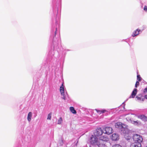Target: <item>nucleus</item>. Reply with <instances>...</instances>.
<instances>
[{"label":"nucleus","instance_id":"1","mask_svg":"<svg viewBox=\"0 0 147 147\" xmlns=\"http://www.w3.org/2000/svg\"><path fill=\"white\" fill-rule=\"evenodd\" d=\"M91 141L90 142L91 144H96L98 146L100 145V141H107L109 139L107 136H104L100 137L99 140L98 141V139L97 138L93 137L91 138Z\"/></svg>","mask_w":147,"mask_h":147},{"label":"nucleus","instance_id":"2","mask_svg":"<svg viewBox=\"0 0 147 147\" xmlns=\"http://www.w3.org/2000/svg\"><path fill=\"white\" fill-rule=\"evenodd\" d=\"M134 142L141 145V142L143 140L142 137L140 135L137 134H134L133 136Z\"/></svg>","mask_w":147,"mask_h":147},{"label":"nucleus","instance_id":"3","mask_svg":"<svg viewBox=\"0 0 147 147\" xmlns=\"http://www.w3.org/2000/svg\"><path fill=\"white\" fill-rule=\"evenodd\" d=\"M115 127L117 128H127L128 126L122 123L121 122H117L115 123Z\"/></svg>","mask_w":147,"mask_h":147},{"label":"nucleus","instance_id":"4","mask_svg":"<svg viewBox=\"0 0 147 147\" xmlns=\"http://www.w3.org/2000/svg\"><path fill=\"white\" fill-rule=\"evenodd\" d=\"M103 133V131L101 127L98 128L96 129L95 135L97 136H101Z\"/></svg>","mask_w":147,"mask_h":147},{"label":"nucleus","instance_id":"5","mask_svg":"<svg viewBox=\"0 0 147 147\" xmlns=\"http://www.w3.org/2000/svg\"><path fill=\"white\" fill-rule=\"evenodd\" d=\"M105 133L109 135L112 133V129L110 127H106L105 128Z\"/></svg>","mask_w":147,"mask_h":147},{"label":"nucleus","instance_id":"6","mask_svg":"<svg viewBox=\"0 0 147 147\" xmlns=\"http://www.w3.org/2000/svg\"><path fill=\"white\" fill-rule=\"evenodd\" d=\"M119 137L118 135L116 134H113L112 135L111 139L113 140H117L119 139Z\"/></svg>","mask_w":147,"mask_h":147},{"label":"nucleus","instance_id":"7","mask_svg":"<svg viewBox=\"0 0 147 147\" xmlns=\"http://www.w3.org/2000/svg\"><path fill=\"white\" fill-rule=\"evenodd\" d=\"M137 92V90L136 88L134 89L133 91H132L131 95L130 96L129 98H134Z\"/></svg>","mask_w":147,"mask_h":147},{"label":"nucleus","instance_id":"8","mask_svg":"<svg viewBox=\"0 0 147 147\" xmlns=\"http://www.w3.org/2000/svg\"><path fill=\"white\" fill-rule=\"evenodd\" d=\"M140 31V30L139 29H137L136 30H135L133 32L132 34V36L133 37H134L139 34V32Z\"/></svg>","mask_w":147,"mask_h":147},{"label":"nucleus","instance_id":"9","mask_svg":"<svg viewBox=\"0 0 147 147\" xmlns=\"http://www.w3.org/2000/svg\"><path fill=\"white\" fill-rule=\"evenodd\" d=\"M60 91L62 95L63 96L64 95V90L63 84L61 85V86L60 87Z\"/></svg>","mask_w":147,"mask_h":147},{"label":"nucleus","instance_id":"10","mask_svg":"<svg viewBox=\"0 0 147 147\" xmlns=\"http://www.w3.org/2000/svg\"><path fill=\"white\" fill-rule=\"evenodd\" d=\"M141 145H140L139 144L133 142L131 144L130 147H141Z\"/></svg>","mask_w":147,"mask_h":147},{"label":"nucleus","instance_id":"11","mask_svg":"<svg viewBox=\"0 0 147 147\" xmlns=\"http://www.w3.org/2000/svg\"><path fill=\"white\" fill-rule=\"evenodd\" d=\"M95 110L99 114H100L101 113H105L107 111L105 109H103L100 110L97 109H95Z\"/></svg>","mask_w":147,"mask_h":147},{"label":"nucleus","instance_id":"12","mask_svg":"<svg viewBox=\"0 0 147 147\" xmlns=\"http://www.w3.org/2000/svg\"><path fill=\"white\" fill-rule=\"evenodd\" d=\"M32 116V113L31 112H29L28 113L27 117V119L29 121H31Z\"/></svg>","mask_w":147,"mask_h":147},{"label":"nucleus","instance_id":"13","mask_svg":"<svg viewBox=\"0 0 147 147\" xmlns=\"http://www.w3.org/2000/svg\"><path fill=\"white\" fill-rule=\"evenodd\" d=\"M70 111L73 114H76V111L75 110L74 108L73 107H70Z\"/></svg>","mask_w":147,"mask_h":147},{"label":"nucleus","instance_id":"14","mask_svg":"<svg viewBox=\"0 0 147 147\" xmlns=\"http://www.w3.org/2000/svg\"><path fill=\"white\" fill-rule=\"evenodd\" d=\"M131 122L132 123L135 124L136 125H138L141 124V122L138 121H132Z\"/></svg>","mask_w":147,"mask_h":147},{"label":"nucleus","instance_id":"15","mask_svg":"<svg viewBox=\"0 0 147 147\" xmlns=\"http://www.w3.org/2000/svg\"><path fill=\"white\" fill-rule=\"evenodd\" d=\"M124 137L127 140H129L131 138V137L128 134H125L124 135Z\"/></svg>","mask_w":147,"mask_h":147},{"label":"nucleus","instance_id":"16","mask_svg":"<svg viewBox=\"0 0 147 147\" xmlns=\"http://www.w3.org/2000/svg\"><path fill=\"white\" fill-rule=\"evenodd\" d=\"M139 96H137L136 97V98L138 100H142V101H143V98H142L140 96H141V95H140V96H139Z\"/></svg>","mask_w":147,"mask_h":147},{"label":"nucleus","instance_id":"17","mask_svg":"<svg viewBox=\"0 0 147 147\" xmlns=\"http://www.w3.org/2000/svg\"><path fill=\"white\" fill-rule=\"evenodd\" d=\"M63 120L61 117H60L58 120V124H61Z\"/></svg>","mask_w":147,"mask_h":147},{"label":"nucleus","instance_id":"18","mask_svg":"<svg viewBox=\"0 0 147 147\" xmlns=\"http://www.w3.org/2000/svg\"><path fill=\"white\" fill-rule=\"evenodd\" d=\"M51 113H50L48 115L47 118V119L50 120L51 119Z\"/></svg>","mask_w":147,"mask_h":147},{"label":"nucleus","instance_id":"19","mask_svg":"<svg viewBox=\"0 0 147 147\" xmlns=\"http://www.w3.org/2000/svg\"><path fill=\"white\" fill-rule=\"evenodd\" d=\"M139 118H140L141 119H146V117L143 115H142L139 116Z\"/></svg>","mask_w":147,"mask_h":147},{"label":"nucleus","instance_id":"20","mask_svg":"<svg viewBox=\"0 0 147 147\" xmlns=\"http://www.w3.org/2000/svg\"><path fill=\"white\" fill-rule=\"evenodd\" d=\"M137 79L139 81H140L141 80V78L140 75H138L137 76Z\"/></svg>","mask_w":147,"mask_h":147},{"label":"nucleus","instance_id":"21","mask_svg":"<svg viewBox=\"0 0 147 147\" xmlns=\"http://www.w3.org/2000/svg\"><path fill=\"white\" fill-rule=\"evenodd\" d=\"M139 82L138 81H136L135 85V87L137 88V86L139 85Z\"/></svg>","mask_w":147,"mask_h":147},{"label":"nucleus","instance_id":"22","mask_svg":"<svg viewBox=\"0 0 147 147\" xmlns=\"http://www.w3.org/2000/svg\"><path fill=\"white\" fill-rule=\"evenodd\" d=\"M113 147H121V146L120 145L118 144H117L114 145Z\"/></svg>","mask_w":147,"mask_h":147},{"label":"nucleus","instance_id":"23","mask_svg":"<svg viewBox=\"0 0 147 147\" xmlns=\"http://www.w3.org/2000/svg\"><path fill=\"white\" fill-rule=\"evenodd\" d=\"M144 9L145 11H147V6H145Z\"/></svg>","mask_w":147,"mask_h":147},{"label":"nucleus","instance_id":"24","mask_svg":"<svg viewBox=\"0 0 147 147\" xmlns=\"http://www.w3.org/2000/svg\"><path fill=\"white\" fill-rule=\"evenodd\" d=\"M143 92L144 93H147V87L144 89Z\"/></svg>","mask_w":147,"mask_h":147},{"label":"nucleus","instance_id":"25","mask_svg":"<svg viewBox=\"0 0 147 147\" xmlns=\"http://www.w3.org/2000/svg\"><path fill=\"white\" fill-rule=\"evenodd\" d=\"M144 97L147 99V95H145L144 96Z\"/></svg>","mask_w":147,"mask_h":147},{"label":"nucleus","instance_id":"26","mask_svg":"<svg viewBox=\"0 0 147 147\" xmlns=\"http://www.w3.org/2000/svg\"><path fill=\"white\" fill-rule=\"evenodd\" d=\"M56 31L55 32V34L56 35Z\"/></svg>","mask_w":147,"mask_h":147},{"label":"nucleus","instance_id":"27","mask_svg":"<svg viewBox=\"0 0 147 147\" xmlns=\"http://www.w3.org/2000/svg\"><path fill=\"white\" fill-rule=\"evenodd\" d=\"M63 98L64 99H65V97H63Z\"/></svg>","mask_w":147,"mask_h":147},{"label":"nucleus","instance_id":"28","mask_svg":"<svg viewBox=\"0 0 147 147\" xmlns=\"http://www.w3.org/2000/svg\"><path fill=\"white\" fill-rule=\"evenodd\" d=\"M146 147H147V146Z\"/></svg>","mask_w":147,"mask_h":147}]
</instances>
